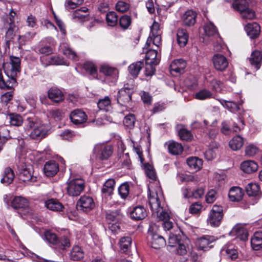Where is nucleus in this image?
I'll return each mask as SVG.
<instances>
[{
    "label": "nucleus",
    "instance_id": "12",
    "mask_svg": "<svg viewBox=\"0 0 262 262\" xmlns=\"http://www.w3.org/2000/svg\"><path fill=\"white\" fill-rule=\"evenodd\" d=\"M161 50L149 49L146 52V63L157 65L161 59Z\"/></svg>",
    "mask_w": 262,
    "mask_h": 262
},
{
    "label": "nucleus",
    "instance_id": "37",
    "mask_svg": "<svg viewBox=\"0 0 262 262\" xmlns=\"http://www.w3.org/2000/svg\"><path fill=\"white\" fill-rule=\"evenodd\" d=\"M262 59V54L259 51H253L249 58V61L251 64L255 67L256 70L260 68V63Z\"/></svg>",
    "mask_w": 262,
    "mask_h": 262
},
{
    "label": "nucleus",
    "instance_id": "31",
    "mask_svg": "<svg viewBox=\"0 0 262 262\" xmlns=\"http://www.w3.org/2000/svg\"><path fill=\"white\" fill-rule=\"evenodd\" d=\"M115 181L113 179H108L103 184L101 189L102 194L105 196H110L113 193Z\"/></svg>",
    "mask_w": 262,
    "mask_h": 262
},
{
    "label": "nucleus",
    "instance_id": "36",
    "mask_svg": "<svg viewBox=\"0 0 262 262\" xmlns=\"http://www.w3.org/2000/svg\"><path fill=\"white\" fill-rule=\"evenodd\" d=\"M45 206L48 209L54 211H60L63 208V205L58 200L54 199L46 201Z\"/></svg>",
    "mask_w": 262,
    "mask_h": 262
},
{
    "label": "nucleus",
    "instance_id": "39",
    "mask_svg": "<svg viewBox=\"0 0 262 262\" xmlns=\"http://www.w3.org/2000/svg\"><path fill=\"white\" fill-rule=\"evenodd\" d=\"M187 163L191 169L198 171L201 169L203 161L201 159L192 157L187 159Z\"/></svg>",
    "mask_w": 262,
    "mask_h": 262
},
{
    "label": "nucleus",
    "instance_id": "3",
    "mask_svg": "<svg viewBox=\"0 0 262 262\" xmlns=\"http://www.w3.org/2000/svg\"><path fill=\"white\" fill-rule=\"evenodd\" d=\"M148 204L151 211L153 212L163 207L165 204L164 198L160 187L151 189L148 188Z\"/></svg>",
    "mask_w": 262,
    "mask_h": 262
},
{
    "label": "nucleus",
    "instance_id": "57",
    "mask_svg": "<svg viewBox=\"0 0 262 262\" xmlns=\"http://www.w3.org/2000/svg\"><path fill=\"white\" fill-rule=\"evenodd\" d=\"M129 184L127 182H125L119 186L118 188L119 194L122 199H125L129 194Z\"/></svg>",
    "mask_w": 262,
    "mask_h": 262
},
{
    "label": "nucleus",
    "instance_id": "38",
    "mask_svg": "<svg viewBox=\"0 0 262 262\" xmlns=\"http://www.w3.org/2000/svg\"><path fill=\"white\" fill-rule=\"evenodd\" d=\"M97 106L99 110L104 112H109L112 109L111 100L108 96H105L100 99L97 102Z\"/></svg>",
    "mask_w": 262,
    "mask_h": 262
},
{
    "label": "nucleus",
    "instance_id": "24",
    "mask_svg": "<svg viewBox=\"0 0 262 262\" xmlns=\"http://www.w3.org/2000/svg\"><path fill=\"white\" fill-rule=\"evenodd\" d=\"M189 35L187 31L183 28H179L177 33V42L180 47H185L187 43Z\"/></svg>",
    "mask_w": 262,
    "mask_h": 262
},
{
    "label": "nucleus",
    "instance_id": "58",
    "mask_svg": "<svg viewBox=\"0 0 262 262\" xmlns=\"http://www.w3.org/2000/svg\"><path fill=\"white\" fill-rule=\"evenodd\" d=\"M132 19L130 16L125 15L121 17L119 19L120 27L123 29H126L130 26Z\"/></svg>",
    "mask_w": 262,
    "mask_h": 262
},
{
    "label": "nucleus",
    "instance_id": "4",
    "mask_svg": "<svg viewBox=\"0 0 262 262\" xmlns=\"http://www.w3.org/2000/svg\"><path fill=\"white\" fill-rule=\"evenodd\" d=\"M232 6L243 18L252 19L255 17L254 11L249 8V0H234Z\"/></svg>",
    "mask_w": 262,
    "mask_h": 262
},
{
    "label": "nucleus",
    "instance_id": "20",
    "mask_svg": "<svg viewBox=\"0 0 262 262\" xmlns=\"http://www.w3.org/2000/svg\"><path fill=\"white\" fill-rule=\"evenodd\" d=\"M59 50L69 58L74 61H77L78 60V57L76 53L73 51L68 43L66 42L61 43L59 46Z\"/></svg>",
    "mask_w": 262,
    "mask_h": 262
},
{
    "label": "nucleus",
    "instance_id": "60",
    "mask_svg": "<svg viewBox=\"0 0 262 262\" xmlns=\"http://www.w3.org/2000/svg\"><path fill=\"white\" fill-rule=\"evenodd\" d=\"M152 213H156L157 216L159 220L164 221L170 219L169 214L166 211L164 210L163 207H161L160 209L156 210Z\"/></svg>",
    "mask_w": 262,
    "mask_h": 262
},
{
    "label": "nucleus",
    "instance_id": "21",
    "mask_svg": "<svg viewBox=\"0 0 262 262\" xmlns=\"http://www.w3.org/2000/svg\"><path fill=\"white\" fill-rule=\"evenodd\" d=\"M169 153L173 155H179L182 153L183 147L181 144L174 141H169L165 143Z\"/></svg>",
    "mask_w": 262,
    "mask_h": 262
},
{
    "label": "nucleus",
    "instance_id": "10",
    "mask_svg": "<svg viewBox=\"0 0 262 262\" xmlns=\"http://www.w3.org/2000/svg\"><path fill=\"white\" fill-rule=\"evenodd\" d=\"M216 238L211 235H203L198 238L196 244L201 250H207L213 247L212 244L216 241Z\"/></svg>",
    "mask_w": 262,
    "mask_h": 262
},
{
    "label": "nucleus",
    "instance_id": "35",
    "mask_svg": "<svg viewBox=\"0 0 262 262\" xmlns=\"http://www.w3.org/2000/svg\"><path fill=\"white\" fill-rule=\"evenodd\" d=\"M89 9L85 7H82L80 9L75 10L72 13L73 19H77L80 21H84L88 20V14H83L82 13H87Z\"/></svg>",
    "mask_w": 262,
    "mask_h": 262
},
{
    "label": "nucleus",
    "instance_id": "61",
    "mask_svg": "<svg viewBox=\"0 0 262 262\" xmlns=\"http://www.w3.org/2000/svg\"><path fill=\"white\" fill-rule=\"evenodd\" d=\"M129 8V4L123 1H119L116 5V10L122 13L126 12Z\"/></svg>",
    "mask_w": 262,
    "mask_h": 262
},
{
    "label": "nucleus",
    "instance_id": "13",
    "mask_svg": "<svg viewBox=\"0 0 262 262\" xmlns=\"http://www.w3.org/2000/svg\"><path fill=\"white\" fill-rule=\"evenodd\" d=\"M132 91L130 89L123 88L118 91L117 102L121 105L129 102L132 99Z\"/></svg>",
    "mask_w": 262,
    "mask_h": 262
},
{
    "label": "nucleus",
    "instance_id": "6",
    "mask_svg": "<svg viewBox=\"0 0 262 262\" xmlns=\"http://www.w3.org/2000/svg\"><path fill=\"white\" fill-rule=\"evenodd\" d=\"M85 187V183L81 179H74L67 183V190L68 194L77 196L80 194Z\"/></svg>",
    "mask_w": 262,
    "mask_h": 262
},
{
    "label": "nucleus",
    "instance_id": "25",
    "mask_svg": "<svg viewBox=\"0 0 262 262\" xmlns=\"http://www.w3.org/2000/svg\"><path fill=\"white\" fill-rule=\"evenodd\" d=\"M245 30L247 35L251 38H254L259 35L260 31V27L257 23H253L248 24L245 27Z\"/></svg>",
    "mask_w": 262,
    "mask_h": 262
},
{
    "label": "nucleus",
    "instance_id": "30",
    "mask_svg": "<svg viewBox=\"0 0 262 262\" xmlns=\"http://www.w3.org/2000/svg\"><path fill=\"white\" fill-rule=\"evenodd\" d=\"M246 191L249 196H256L258 198H260L262 196L259 186L256 183H249L246 187Z\"/></svg>",
    "mask_w": 262,
    "mask_h": 262
},
{
    "label": "nucleus",
    "instance_id": "53",
    "mask_svg": "<svg viewBox=\"0 0 262 262\" xmlns=\"http://www.w3.org/2000/svg\"><path fill=\"white\" fill-rule=\"evenodd\" d=\"M152 43L158 49L161 46V35H157L151 36L149 35L147 39L145 47H148L150 44Z\"/></svg>",
    "mask_w": 262,
    "mask_h": 262
},
{
    "label": "nucleus",
    "instance_id": "56",
    "mask_svg": "<svg viewBox=\"0 0 262 262\" xmlns=\"http://www.w3.org/2000/svg\"><path fill=\"white\" fill-rule=\"evenodd\" d=\"M106 20L108 25L114 27L117 24L118 16L115 12H110L106 15Z\"/></svg>",
    "mask_w": 262,
    "mask_h": 262
},
{
    "label": "nucleus",
    "instance_id": "32",
    "mask_svg": "<svg viewBox=\"0 0 262 262\" xmlns=\"http://www.w3.org/2000/svg\"><path fill=\"white\" fill-rule=\"evenodd\" d=\"M82 68L85 72L91 76L93 78L97 77V68L96 64L92 61H87L84 62Z\"/></svg>",
    "mask_w": 262,
    "mask_h": 262
},
{
    "label": "nucleus",
    "instance_id": "5",
    "mask_svg": "<svg viewBox=\"0 0 262 262\" xmlns=\"http://www.w3.org/2000/svg\"><path fill=\"white\" fill-rule=\"evenodd\" d=\"M223 215L222 206L217 205H213L207 219L208 224L214 227L219 226L223 219Z\"/></svg>",
    "mask_w": 262,
    "mask_h": 262
},
{
    "label": "nucleus",
    "instance_id": "29",
    "mask_svg": "<svg viewBox=\"0 0 262 262\" xmlns=\"http://www.w3.org/2000/svg\"><path fill=\"white\" fill-rule=\"evenodd\" d=\"M231 232L236 238L240 240L245 241L248 239V233L247 230L240 225L235 226L232 229Z\"/></svg>",
    "mask_w": 262,
    "mask_h": 262
},
{
    "label": "nucleus",
    "instance_id": "17",
    "mask_svg": "<svg viewBox=\"0 0 262 262\" xmlns=\"http://www.w3.org/2000/svg\"><path fill=\"white\" fill-rule=\"evenodd\" d=\"M48 97L55 103H60L64 99L63 93L57 88H50L48 91Z\"/></svg>",
    "mask_w": 262,
    "mask_h": 262
},
{
    "label": "nucleus",
    "instance_id": "43",
    "mask_svg": "<svg viewBox=\"0 0 262 262\" xmlns=\"http://www.w3.org/2000/svg\"><path fill=\"white\" fill-rule=\"evenodd\" d=\"M132 243V238L130 236H124L121 237L119 242V247L123 252H126L129 250Z\"/></svg>",
    "mask_w": 262,
    "mask_h": 262
},
{
    "label": "nucleus",
    "instance_id": "15",
    "mask_svg": "<svg viewBox=\"0 0 262 262\" xmlns=\"http://www.w3.org/2000/svg\"><path fill=\"white\" fill-rule=\"evenodd\" d=\"M213 63L216 70L219 71L225 70L228 65L226 58L223 55L216 54L212 58Z\"/></svg>",
    "mask_w": 262,
    "mask_h": 262
},
{
    "label": "nucleus",
    "instance_id": "50",
    "mask_svg": "<svg viewBox=\"0 0 262 262\" xmlns=\"http://www.w3.org/2000/svg\"><path fill=\"white\" fill-rule=\"evenodd\" d=\"M8 118L9 122L12 126H20L23 122L22 117L17 114H10L8 116Z\"/></svg>",
    "mask_w": 262,
    "mask_h": 262
},
{
    "label": "nucleus",
    "instance_id": "16",
    "mask_svg": "<svg viewBox=\"0 0 262 262\" xmlns=\"http://www.w3.org/2000/svg\"><path fill=\"white\" fill-rule=\"evenodd\" d=\"M19 179L23 182L36 181V177L33 176V168L31 165L21 169L19 172Z\"/></svg>",
    "mask_w": 262,
    "mask_h": 262
},
{
    "label": "nucleus",
    "instance_id": "14",
    "mask_svg": "<svg viewBox=\"0 0 262 262\" xmlns=\"http://www.w3.org/2000/svg\"><path fill=\"white\" fill-rule=\"evenodd\" d=\"M186 67V62L183 59H177L174 60L170 65V71L171 74L175 73L178 74H181L185 71Z\"/></svg>",
    "mask_w": 262,
    "mask_h": 262
},
{
    "label": "nucleus",
    "instance_id": "62",
    "mask_svg": "<svg viewBox=\"0 0 262 262\" xmlns=\"http://www.w3.org/2000/svg\"><path fill=\"white\" fill-rule=\"evenodd\" d=\"M226 253L227 256L232 259H234L238 257V252L237 249H234L233 246H229L226 249Z\"/></svg>",
    "mask_w": 262,
    "mask_h": 262
},
{
    "label": "nucleus",
    "instance_id": "8",
    "mask_svg": "<svg viewBox=\"0 0 262 262\" xmlns=\"http://www.w3.org/2000/svg\"><path fill=\"white\" fill-rule=\"evenodd\" d=\"M4 29L6 31L5 37L6 45L8 46V42L13 39L16 35L18 30V28L14 22H12L11 19H9L7 21H4Z\"/></svg>",
    "mask_w": 262,
    "mask_h": 262
},
{
    "label": "nucleus",
    "instance_id": "2",
    "mask_svg": "<svg viewBox=\"0 0 262 262\" xmlns=\"http://www.w3.org/2000/svg\"><path fill=\"white\" fill-rule=\"evenodd\" d=\"M28 126L30 128H33L30 133V137L33 139L39 140L44 138L48 131V126L37 118H32L28 120Z\"/></svg>",
    "mask_w": 262,
    "mask_h": 262
},
{
    "label": "nucleus",
    "instance_id": "59",
    "mask_svg": "<svg viewBox=\"0 0 262 262\" xmlns=\"http://www.w3.org/2000/svg\"><path fill=\"white\" fill-rule=\"evenodd\" d=\"M179 135L182 140L190 141L192 139V135L191 132L185 128H182L179 131Z\"/></svg>",
    "mask_w": 262,
    "mask_h": 262
},
{
    "label": "nucleus",
    "instance_id": "33",
    "mask_svg": "<svg viewBox=\"0 0 262 262\" xmlns=\"http://www.w3.org/2000/svg\"><path fill=\"white\" fill-rule=\"evenodd\" d=\"M252 248L255 250H259L262 249V232L257 231L255 232L251 239Z\"/></svg>",
    "mask_w": 262,
    "mask_h": 262
},
{
    "label": "nucleus",
    "instance_id": "27",
    "mask_svg": "<svg viewBox=\"0 0 262 262\" xmlns=\"http://www.w3.org/2000/svg\"><path fill=\"white\" fill-rule=\"evenodd\" d=\"M151 239L150 241L151 246L155 249H160L166 245V241L164 238L156 233H150Z\"/></svg>",
    "mask_w": 262,
    "mask_h": 262
},
{
    "label": "nucleus",
    "instance_id": "34",
    "mask_svg": "<svg viewBox=\"0 0 262 262\" xmlns=\"http://www.w3.org/2000/svg\"><path fill=\"white\" fill-rule=\"evenodd\" d=\"M105 218L108 224L119 223L122 218V215L119 210L109 211L106 213Z\"/></svg>",
    "mask_w": 262,
    "mask_h": 262
},
{
    "label": "nucleus",
    "instance_id": "55",
    "mask_svg": "<svg viewBox=\"0 0 262 262\" xmlns=\"http://www.w3.org/2000/svg\"><path fill=\"white\" fill-rule=\"evenodd\" d=\"M9 130L5 127L0 128V151L6 141L10 138Z\"/></svg>",
    "mask_w": 262,
    "mask_h": 262
},
{
    "label": "nucleus",
    "instance_id": "1",
    "mask_svg": "<svg viewBox=\"0 0 262 262\" xmlns=\"http://www.w3.org/2000/svg\"><path fill=\"white\" fill-rule=\"evenodd\" d=\"M21 60L19 57L11 56L9 62L3 63V69L5 74L10 80V85L8 87L13 88L16 84V77L20 72Z\"/></svg>",
    "mask_w": 262,
    "mask_h": 262
},
{
    "label": "nucleus",
    "instance_id": "41",
    "mask_svg": "<svg viewBox=\"0 0 262 262\" xmlns=\"http://www.w3.org/2000/svg\"><path fill=\"white\" fill-rule=\"evenodd\" d=\"M175 234L170 233L168 238V245L170 247L176 246L181 243L182 239V234L181 230L179 229Z\"/></svg>",
    "mask_w": 262,
    "mask_h": 262
},
{
    "label": "nucleus",
    "instance_id": "52",
    "mask_svg": "<svg viewBox=\"0 0 262 262\" xmlns=\"http://www.w3.org/2000/svg\"><path fill=\"white\" fill-rule=\"evenodd\" d=\"M213 97V94L208 90L203 89L195 93L194 98L198 100H203Z\"/></svg>",
    "mask_w": 262,
    "mask_h": 262
},
{
    "label": "nucleus",
    "instance_id": "22",
    "mask_svg": "<svg viewBox=\"0 0 262 262\" xmlns=\"http://www.w3.org/2000/svg\"><path fill=\"white\" fill-rule=\"evenodd\" d=\"M143 67V61H139L133 62L128 67V73L133 78H136L139 75Z\"/></svg>",
    "mask_w": 262,
    "mask_h": 262
},
{
    "label": "nucleus",
    "instance_id": "63",
    "mask_svg": "<svg viewBox=\"0 0 262 262\" xmlns=\"http://www.w3.org/2000/svg\"><path fill=\"white\" fill-rule=\"evenodd\" d=\"M50 60L51 61V65H68L62 57L58 56L51 57Z\"/></svg>",
    "mask_w": 262,
    "mask_h": 262
},
{
    "label": "nucleus",
    "instance_id": "28",
    "mask_svg": "<svg viewBox=\"0 0 262 262\" xmlns=\"http://www.w3.org/2000/svg\"><path fill=\"white\" fill-rule=\"evenodd\" d=\"M244 193L242 189L237 186L232 187L229 190L228 196L230 201L238 202L241 201L243 196Z\"/></svg>",
    "mask_w": 262,
    "mask_h": 262
},
{
    "label": "nucleus",
    "instance_id": "23",
    "mask_svg": "<svg viewBox=\"0 0 262 262\" xmlns=\"http://www.w3.org/2000/svg\"><path fill=\"white\" fill-rule=\"evenodd\" d=\"M146 215V211L142 206L135 207L130 212L131 218L136 221L142 220L144 219Z\"/></svg>",
    "mask_w": 262,
    "mask_h": 262
},
{
    "label": "nucleus",
    "instance_id": "19",
    "mask_svg": "<svg viewBox=\"0 0 262 262\" xmlns=\"http://www.w3.org/2000/svg\"><path fill=\"white\" fill-rule=\"evenodd\" d=\"M196 15L195 12L192 10L186 11L182 16L183 25L188 27L194 25L196 22Z\"/></svg>",
    "mask_w": 262,
    "mask_h": 262
},
{
    "label": "nucleus",
    "instance_id": "45",
    "mask_svg": "<svg viewBox=\"0 0 262 262\" xmlns=\"http://www.w3.org/2000/svg\"><path fill=\"white\" fill-rule=\"evenodd\" d=\"M14 178V173L12 169L9 167L5 168L3 177L1 179L2 183H6L7 184H11Z\"/></svg>",
    "mask_w": 262,
    "mask_h": 262
},
{
    "label": "nucleus",
    "instance_id": "7",
    "mask_svg": "<svg viewBox=\"0 0 262 262\" xmlns=\"http://www.w3.org/2000/svg\"><path fill=\"white\" fill-rule=\"evenodd\" d=\"M113 149L112 146L104 144L95 145L93 152L96 157L101 160H107L112 155Z\"/></svg>",
    "mask_w": 262,
    "mask_h": 262
},
{
    "label": "nucleus",
    "instance_id": "42",
    "mask_svg": "<svg viewBox=\"0 0 262 262\" xmlns=\"http://www.w3.org/2000/svg\"><path fill=\"white\" fill-rule=\"evenodd\" d=\"M244 144V139L240 136L234 137L229 142L230 147L233 150H237L241 148Z\"/></svg>",
    "mask_w": 262,
    "mask_h": 262
},
{
    "label": "nucleus",
    "instance_id": "26",
    "mask_svg": "<svg viewBox=\"0 0 262 262\" xmlns=\"http://www.w3.org/2000/svg\"><path fill=\"white\" fill-rule=\"evenodd\" d=\"M241 169L245 172L251 173L258 169V165L254 161L247 160L243 162L241 164Z\"/></svg>",
    "mask_w": 262,
    "mask_h": 262
},
{
    "label": "nucleus",
    "instance_id": "11",
    "mask_svg": "<svg viewBox=\"0 0 262 262\" xmlns=\"http://www.w3.org/2000/svg\"><path fill=\"white\" fill-rule=\"evenodd\" d=\"M77 204L80 209L84 212H88L95 207L93 199L91 196L85 195L80 198Z\"/></svg>",
    "mask_w": 262,
    "mask_h": 262
},
{
    "label": "nucleus",
    "instance_id": "46",
    "mask_svg": "<svg viewBox=\"0 0 262 262\" xmlns=\"http://www.w3.org/2000/svg\"><path fill=\"white\" fill-rule=\"evenodd\" d=\"M70 258L73 260H79L84 256V253L81 247L75 246L70 252Z\"/></svg>",
    "mask_w": 262,
    "mask_h": 262
},
{
    "label": "nucleus",
    "instance_id": "40",
    "mask_svg": "<svg viewBox=\"0 0 262 262\" xmlns=\"http://www.w3.org/2000/svg\"><path fill=\"white\" fill-rule=\"evenodd\" d=\"M11 203L12 206L15 209L25 208L29 205V202L27 200L21 196L15 197Z\"/></svg>",
    "mask_w": 262,
    "mask_h": 262
},
{
    "label": "nucleus",
    "instance_id": "18",
    "mask_svg": "<svg viewBox=\"0 0 262 262\" xmlns=\"http://www.w3.org/2000/svg\"><path fill=\"white\" fill-rule=\"evenodd\" d=\"M43 170L46 176L53 177L58 171L59 165L54 160L49 161L45 163Z\"/></svg>",
    "mask_w": 262,
    "mask_h": 262
},
{
    "label": "nucleus",
    "instance_id": "47",
    "mask_svg": "<svg viewBox=\"0 0 262 262\" xmlns=\"http://www.w3.org/2000/svg\"><path fill=\"white\" fill-rule=\"evenodd\" d=\"M100 72L106 76H113L118 74V70L115 68L104 64L100 67Z\"/></svg>",
    "mask_w": 262,
    "mask_h": 262
},
{
    "label": "nucleus",
    "instance_id": "51",
    "mask_svg": "<svg viewBox=\"0 0 262 262\" xmlns=\"http://www.w3.org/2000/svg\"><path fill=\"white\" fill-rule=\"evenodd\" d=\"M204 31L206 36H218L219 35L216 27L212 23L206 24L204 27Z\"/></svg>",
    "mask_w": 262,
    "mask_h": 262
},
{
    "label": "nucleus",
    "instance_id": "49",
    "mask_svg": "<svg viewBox=\"0 0 262 262\" xmlns=\"http://www.w3.org/2000/svg\"><path fill=\"white\" fill-rule=\"evenodd\" d=\"M135 115L133 114L129 113L125 116L123 120V124L126 127L132 129L135 126Z\"/></svg>",
    "mask_w": 262,
    "mask_h": 262
},
{
    "label": "nucleus",
    "instance_id": "64",
    "mask_svg": "<svg viewBox=\"0 0 262 262\" xmlns=\"http://www.w3.org/2000/svg\"><path fill=\"white\" fill-rule=\"evenodd\" d=\"M257 151V147L253 144H250L245 148V154L247 156L249 157L255 155Z\"/></svg>",
    "mask_w": 262,
    "mask_h": 262
},
{
    "label": "nucleus",
    "instance_id": "54",
    "mask_svg": "<svg viewBox=\"0 0 262 262\" xmlns=\"http://www.w3.org/2000/svg\"><path fill=\"white\" fill-rule=\"evenodd\" d=\"M44 236L46 241L50 244L56 246L59 243V238L57 235L50 231H46Z\"/></svg>",
    "mask_w": 262,
    "mask_h": 262
},
{
    "label": "nucleus",
    "instance_id": "44",
    "mask_svg": "<svg viewBox=\"0 0 262 262\" xmlns=\"http://www.w3.org/2000/svg\"><path fill=\"white\" fill-rule=\"evenodd\" d=\"M219 101L224 107L231 112H236L239 109L238 104L235 102L224 99H219Z\"/></svg>",
    "mask_w": 262,
    "mask_h": 262
},
{
    "label": "nucleus",
    "instance_id": "48",
    "mask_svg": "<svg viewBox=\"0 0 262 262\" xmlns=\"http://www.w3.org/2000/svg\"><path fill=\"white\" fill-rule=\"evenodd\" d=\"M36 50L39 53L45 55H49L53 53V49L50 45L45 44L43 40L39 42Z\"/></svg>",
    "mask_w": 262,
    "mask_h": 262
},
{
    "label": "nucleus",
    "instance_id": "9",
    "mask_svg": "<svg viewBox=\"0 0 262 262\" xmlns=\"http://www.w3.org/2000/svg\"><path fill=\"white\" fill-rule=\"evenodd\" d=\"M71 121L76 125H80L86 122L88 119L85 113L80 109H75L70 115Z\"/></svg>",
    "mask_w": 262,
    "mask_h": 262
}]
</instances>
